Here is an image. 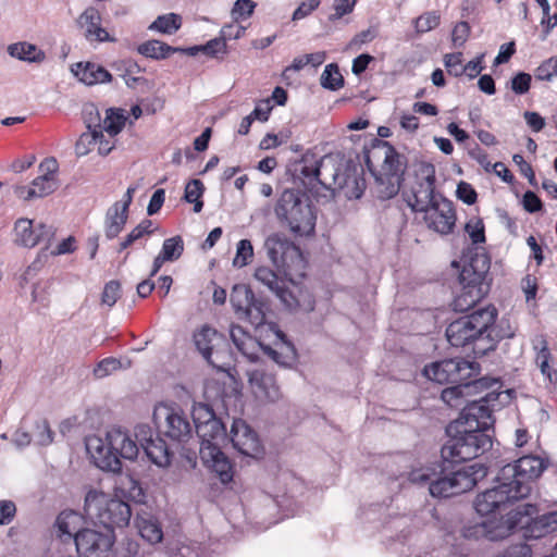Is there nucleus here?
<instances>
[{"label": "nucleus", "instance_id": "obj_31", "mask_svg": "<svg viewBox=\"0 0 557 557\" xmlns=\"http://www.w3.org/2000/svg\"><path fill=\"white\" fill-rule=\"evenodd\" d=\"M32 185V187H17L16 194L20 197L29 200L36 197L41 198L48 196L52 194L57 188L54 177H49V174H42L38 176L33 181Z\"/></svg>", "mask_w": 557, "mask_h": 557}, {"label": "nucleus", "instance_id": "obj_41", "mask_svg": "<svg viewBox=\"0 0 557 557\" xmlns=\"http://www.w3.org/2000/svg\"><path fill=\"white\" fill-rule=\"evenodd\" d=\"M126 116L124 110L110 108L107 110V115L103 120L102 131L107 132L111 137L117 135L124 127Z\"/></svg>", "mask_w": 557, "mask_h": 557}, {"label": "nucleus", "instance_id": "obj_16", "mask_svg": "<svg viewBox=\"0 0 557 557\" xmlns=\"http://www.w3.org/2000/svg\"><path fill=\"white\" fill-rule=\"evenodd\" d=\"M194 343L197 350L211 367L221 372L228 371L231 363L224 361V358L227 356V351L224 348H220V346H227L222 334L216 330L205 325L194 334Z\"/></svg>", "mask_w": 557, "mask_h": 557}, {"label": "nucleus", "instance_id": "obj_35", "mask_svg": "<svg viewBox=\"0 0 557 557\" xmlns=\"http://www.w3.org/2000/svg\"><path fill=\"white\" fill-rule=\"evenodd\" d=\"M136 525L140 536L150 544L160 543L163 539V531L160 522L152 515L138 516Z\"/></svg>", "mask_w": 557, "mask_h": 557}, {"label": "nucleus", "instance_id": "obj_48", "mask_svg": "<svg viewBox=\"0 0 557 557\" xmlns=\"http://www.w3.org/2000/svg\"><path fill=\"white\" fill-rule=\"evenodd\" d=\"M465 232L469 235L473 245L484 244L485 226L481 219L470 220L465 225Z\"/></svg>", "mask_w": 557, "mask_h": 557}, {"label": "nucleus", "instance_id": "obj_56", "mask_svg": "<svg viewBox=\"0 0 557 557\" xmlns=\"http://www.w3.org/2000/svg\"><path fill=\"white\" fill-rule=\"evenodd\" d=\"M456 196L459 200L468 206H472L476 202L478 194L471 184L461 181L457 185Z\"/></svg>", "mask_w": 557, "mask_h": 557}, {"label": "nucleus", "instance_id": "obj_64", "mask_svg": "<svg viewBox=\"0 0 557 557\" xmlns=\"http://www.w3.org/2000/svg\"><path fill=\"white\" fill-rule=\"evenodd\" d=\"M512 161L515 162V164L517 166H519V170H520V173L528 178L529 183L532 185V186H535L536 185V180H535V174H534V171L531 166V164H529L522 154L520 153H515L512 156Z\"/></svg>", "mask_w": 557, "mask_h": 557}, {"label": "nucleus", "instance_id": "obj_7", "mask_svg": "<svg viewBox=\"0 0 557 557\" xmlns=\"http://www.w3.org/2000/svg\"><path fill=\"white\" fill-rule=\"evenodd\" d=\"M447 441L441 449L445 462L457 465L475 459L493 447L494 433L453 421L446 426Z\"/></svg>", "mask_w": 557, "mask_h": 557}, {"label": "nucleus", "instance_id": "obj_11", "mask_svg": "<svg viewBox=\"0 0 557 557\" xmlns=\"http://www.w3.org/2000/svg\"><path fill=\"white\" fill-rule=\"evenodd\" d=\"M480 364L476 361L463 358H450L425 366L423 374L430 381L438 384H465L472 382L480 373Z\"/></svg>", "mask_w": 557, "mask_h": 557}, {"label": "nucleus", "instance_id": "obj_9", "mask_svg": "<svg viewBox=\"0 0 557 557\" xmlns=\"http://www.w3.org/2000/svg\"><path fill=\"white\" fill-rule=\"evenodd\" d=\"M491 260L487 253L476 252L459 273L460 293L453 301L455 311L465 312L483 299L491 289Z\"/></svg>", "mask_w": 557, "mask_h": 557}, {"label": "nucleus", "instance_id": "obj_3", "mask_svg": "<svg viewBox=\"0 0 557 557\" xmlns=\"http://www.w3.org/2000/svg\"><path fill=\"white\" fill-rule=\"evenodd\" d=\"M497 309L488 305L449 323L446 337L451 346H471L475 357L494 350L499 341L513 337V331L496 325Z\"/></svg>", "mask_w": 557, "mask_h": 557}, {"label": "nucleus", "instance_id": "obj_39", "mask_svg": "<svg viewBox=\"0 0 557 557\" xmlns=\"http://www.w3.org/2000/svg\"><path fill=\"white\" fill-rule=\"evenodd\" d=\"M203 193L205 185L200 180L193 178L186 184L183 199L194 205L195 213H199L203 208V201L201 200Z\"/></svg>", "mask_w": 557, "mask_h": 557}, {"label": "nucleus", "instance_id": "obj_54", "mask_svg": "<svg viewBox=\"0 0 557 557\" xmlns=\"http://www.w3.org/2000/svg\"><path fill=\"white\" fill-rule=\"evenodd\" d=\"M256 3L252 0H236L232 9V16L237 22L252 15Z\"/></svg>", "mask_w": 557, "mask_h": 557}, {"label": "nucleus", "instance_id": "obj_45", "mask_svg": "<svg viewBox=\"0 0 557 557\" xmlns=\"http://www.w3.org/2000/svg\"><path fill=\"white\" fill-rule=\"evenodd\" d=\"M253 257V247L249 239H240L237 243L236 255L233 259V265L235 268L246 267Z\"/></svg>", "mask_w": 557, "mask_h": 557}, {"label": "nucleus", "instance_id": "obj_50", "mask_svg": "<svg viewBox=\"0 0 557 557\" xmlns=\"http://www.w3.org/2000/svg\"><path fill=\"white\" fill-rule=\"evenodd\" d=\"M441 16L435 11L426 12L414 20V28L418 33H426L440 24Z\"/></svg>", "mask_w": 557, "mask_h": 557}, {"label": "nucleus", "instance_id": "obj_46", "mask_svg": "<svg viewBox=\"0 0 557 557\" xmlns=\"http://www.w3.org/2000/svg\"><path fill=\"white\" fill-rule=\"evenodd\" d=\"M531 83V74L520 71L516 73L509 82H507L506 86L507 88H510L513 94L522 96L529 92Z\"/></svg>", "mask_w": 557, "mask_h": 557}, {"label": "nucleus", "instance_id": "obj_32", "mask_svg": "<svg viewBox=\"0 0 557 557\" xmlns=\"http://www.w3.org/2000/svg\"><path fill=\"white\" fill-rule=\"evenodd\" d=\"M7 51L10 57L28 63H41L46 59L42 50L27 41L11 44L8 46Z\"/></svg>", "mask_w": 557, "mask_h": 557}, {"label": "nucleus", "instance_id": "obj_13", "mask_svg": "<svg viewBox=\"0 0 557 557\" xmlns=\"http://www.w3.org/2000/svg\"><path fill=\"white\" fill-rule=\"evenodd\" d=\"M329 169L325 174L320 176L318 183L325 189H348L346 196L348 198L359 199L364 189V180L357 173L356 165L349 162L337 164L332 159H325Z\"/></svg>", "mask_w": 557, "mask_h": 557}, {"label": "nucleus", "instance_id": "obj_33", "mask_svg": "<svg viewBox=\"0 0 557 557\" xmlns=\"http://www.w3.org/2000/svg\"><path fill=\"white\" fill-rule=\"evenodd\" d=\"M81 516L73 511H62L55 520V527L58 529L59 536L62 541L66 542L73 540L75 542L76 534L84 529H79Z\"/></svg>", "mask_w": 557, "mask_h": 557}, {"label": "nucleus", "instance_id": "obj_20", "mask_svg": "<svg viewBox=\"0 0 557 557\" xmlns=\"http://www.w3.org/2000/svg\"><path fill=\"white\" fill-rule=\"evenodd\" d=\"M424 221L429 228L447 235L453 232L456 224V211L453 201L440 195V200L424 208Z\"/></svg>", "mask_w": 557, "mask_h": 557}, {"label": "nucleus", "instance_id": "obj_1", "mask_svg": "<svg viewBox=\"0 0 557 557\" xmlns=\"http://www.w3.org/2000/svg\"><path fill=\"white\" fill-rule=\"evenodd\" d=\"M85 517L95 529L84 528L75 537L79 552L110 553L115 542V528L127 527L132 518L131 505L103 492L89 491L85 496Z\"/></svg>", "mask_w": 557, "mask_h": 557}, {"label": "nucleus", "instance_id": "obj_34", "mask_svg": "<svg viewBox=\"0 0 557 557\" xmlns=\"http://www.w3.org/2000/svg\"><path fill=\"white\" fill-rule=\"evenodd\" d=\"M143 450L148 460L160 468L168 467L171 463L173 454L160 436L144 446Z\"/></svg>", "mask_w": 557, "mask_h": 557}, {"label": "nucleus", "instance_id": "obj_21", "mask_svg": "<svg viewBox=\"0 0 557 557\" xmlns=\"http://www.w3.org/2000/svg\"><path fill=\"white\" fill-rule=\"evenodd\" d=\"M227 437L233 447L244 456L255 458L263 451L258 434L243 419L233 420Z\"/></svg>", "mask_w": 557, "mask_h": 557}, {"label": "nucleus", "instance_id": "obj_14", "mask_svg": "<svg viewBox=\"0 0 557 557\" xmlns=\"http://www.w3.org/2000/svg\"><path fill=\"white\" fill-rule=\"evenodd\" d=\"M159 432L173 442L186 443L193 436L187 414L178 406H160L153 412Z\"/></svg>", "mask_w": 557, "mask_h": 557}, {"label": "nucleus", "instance_id": "obj_61", "mask_svg": "<svg viewBox=\"0 0 557 557\" xmlns=\"http://www.w3.org/2000/svg\"><path fill=\"white\" fill-rule=\"evenodd\" d=\"M245 30L246 28L244 26L236 23H232L224 25L221 28L219 36L227 45L228 40H236L240 38L244 35Z\"/></svg>", "mask_w": 557, "mask_h": 557}, {"label": "nucleus", "instance_id": "obj_2", "mask_svg": "<svg viewBox=\"0 0 557 557\" xmlns=\"http://www.w3.org/2000/svg\"><path fill=\"white\" fill-rule=\"evenodd\" d=\"M545 469V460L534 455H527L513 463H507L497 475L495 485L476 496V512L487 516L528 497L532 490L530 482L537 479Z\"/></svg>", "mask_w": 557, "mask_h": 557}, {"label": "nucleus", "instance_id": "obj_49", "mask_svg": "<svg viewBox=\"0 0 557 557\" xmlns=\"http://www.w3.org/2000/svg\"><path fill=\"white\" fill-rule=\"evenodd\" d=\"M121 297V283L117 280H111L104 284L101 294V304L108 307H112L116 304Z\"/></svg>", "mask_w": 557, "mask_h": 557}, {"label": "nucleus", "instance_id": "obj_57", "mask_svg": "<svg viewBox=\"0 0 557 557\" xmlns=\"http://www.w3.org/2000/svg\"><path fill=\"white\" fill-rule=\"evenodd\" d=\"M444 64L449 75L459 77L462 75V53H448L444 57Z\"/></svg>", "mask_w": 557, "mask_h": 557}, {"label": "nucleus", "instance_id": "obj_51", "mask_svg": "<svg viewBox=\"0 0 557 557\" xmlns=\"http://www.w3.org/2000/svg\"><path fill=\"white\" fill-rule=\"evenodd\" d=\"M202 53L210 58L223 59L227 53V45L218 36L202 45Z\"/></svg>", "mask_w": 557, "mask_h": 557}, {"label": "nucleus", "instance_id": "obj_6", "mask_svg": "<svg viewBox=\"0 0 557 557\" xmlns=\"http://www.w3.org/2000/svg\"><path fill=\"white\" fill-rule=\"evenodd\" d=\"M364 164L374 178L377 197H395L405 181L408 159L383 139L373 138L371 149H364Z\"/></svg>", "mask_w": 557, "mask_h": 557}, {"label": "nucleus", "instance_id": "obj_42", "mask_svg": "<svg viewBox=\"0 0 557 557\" xmlns=\"http://www.w3.org/2000/svg\"><path fill=\"white\" fill-rule=\"evenodd\" d=\"M286 352H280L276 349L264 346V354L270 357L273 361L282 367H290L296 360V349L294 345L287 341H284Z\"/></svg>", "mask_w": 557, "mask_h": 557}, {"label": "nucleus", "instance_id": "obj_27", "mask_svg": "<svg viewBox=\"0 0 557 557\" xmlns=\"http://www.w3.org/2000/svg\"><path fill=\"white\" fill-rule=\"evenodd\" d=\"M517 515L516 508H513L499 520H484L485 539L495 542L518 532Z\"/></svg>", "mask_w": 557, "mask_h": 557}, {"label": "nucleus", "instance_id": "obj_40", "mask_svg": "<svg viewBox=\"0 0 557 557\" xmlns=\"http://www.w3.org/2000/svg\"><path fill=\"white\" fill-rule=\"evenodd\" d=\"M320 83L324 89L331 91H336L344 86L345 81L336 63H330L324 67Z\"/></svg>", "mask_w": 557, "mask_h": 557}, {"label": "nucleus", "instance_id": "obj_30", "mask_svg": "<svg viewBox=\"0 0 557 557\" xmlns=\"http://www.w3.org/2000/svg\"><path fill=\"white\" fill-rule=\"evenodd\" d=\"M128 219V212L123 211L120 202H114L108 208L104 218V235L111 240L119 236L123 231Z\"/></svg>", "mask_w": 557, "mask_h": 557}, {"label": "nucleus", "instance_id": "obj_44", "mask_svg": "<svg viewBox=\"0 0 557 557\" xmlns=\"http://www.w3.org/2000/svg\"><path fill=\"white\" fill-rule=\"evenodd\" d=\"M191 417L195 425V432H198V426L208 424L216 414L211 406L205 403H195L191 410Z\"/></svg>", "mask_w": 557, "mask_h": 557}, {"label": "nucleus", "instance_id": "obj_55", "mask_svg": "<svg viewBox=\"0 0 557 557\" xmlns=\"http://www.w3.org/2000/svg\"><path fill=\"white\" fill-rule=\"evenodd\" d=\"M557 76V60L555 58H550L544 61L537 69L535 70V78L539 81H552L553 77Z\"/></svg>", "mask_w": 557, "mask_h": 557}, {"label": "nucleus", "instance_id": "obj_62", "mask_svg": "<svg viewBox=\"0 0 557 557\" xmlns=\"http://www.w3.org/2000/svg\"><path fill=\"white\" fill-rule=\"evenodd\" d=\"M16 515V505L9 499L0 500V525L10 524Z\"/></svg>", "mask_w": 557, "mask_h": 557}, {"label": "nucleus", "instance_id": "obj_29", "mask_svg": "<svg viewBox=\"0 0 557 557\" xmlns=\"http://www.w3.org/2000/svg\"><path fill=\"white\" fill-rule=\"evenodd\" d=\"M85 113L90 115V117L86 121L87 128L90 132V141L99 145L98 151L101 156L109 154L114 145L103 135L100 115L97 108L91 104L85 109Z\"/></svg>", "mask_w": 557, "mask_h": 557}, {"label": "nucleus", "instance_id": "obj_38", "mask_svg": "<svg viewBox=\"0 0 557 557\" xmlns=\"http://www.w3.org/2000/svg\"><path fill=\"white\" fill-rule=\"evenodd\" d=\"M256 381L259 389L269 401H275L280 398V387L273 374L265 372H256L251 379Z\"/></svg>", "mask_w": 557, "mask_h": 557}, {"label": "nucleus", "instance_id": "obj_17", "mask_svg": "<svg viewBox=\"0 0 557 557\" xmlns=\"http://www.w3.org/2000/svg\"><path fill=\"white\" fill-rule=\"evenodd\" d=\"M499 396L500 393L491 391L479 399L469 401L462 408L456 421L494 433L495 419L493 418V407Z\"/></svg>", "mask_w": 557, "mask_h": 557}, {"label": "nucleus", "instance_id": "obj_47", "mask_svg": "<svg viewBox=\"0 0 557 557\" xmlns=\"http://www.w3.org/2000/svg\"><path fill=\"white\" fill-rule=\"evenodd\" d=\"M33 440L39 446H48L53 442V432L46 419L35 422Z\"/></svg>", "mask_w": 557, "mask_h": 557}, {"label": "nucleus", "instance_id": "obj_15", "mask_svg": "<svg viewBox=\"0 0 557 557\" xmlns=\"http://www.w3.org/2000/svg\"><path fill=\"white\" fill-rule=\"evenodd\" d=\"M230 301L240 319L248 320L256 327L264 324L268 304L257 298L248 285L235 284Z\"/></svg>", "mask_w": 557, "mask_h": 557}, {"label": "nucleus", "instance_id": "obj_8", "mask_svg": "<svg viewBox=\"0 0 557 557\" xmlns=\"http://www.w3.org/2000/svg\"><path fill=\"white\" fill-rule=\"evenodd\" d=\"M278 222L297 236L314 234L317 214L311 198L298 188H285L274 206Z\"/></svg>", "mask_w": 557, "mask_h": 557}, {"label": "nucleus", "instance_id": "obj_24", "mask_svg": "<svg viewBox=\"0 0 557 557\" xmlns=\"http://www.w3.org/2000/svg\"><path fill=\"white\" fill-rule=\"evenodd\" d=\"M499 384V381L494 377H473L472 382H468L465 384H458L455 386H449L442 392V399L448 405L453 406V401L462 398L466 395H470L472 391L474 392H483L487 391Z\"/></svg>", "mask_w": 557, "mask_h": 557}, {"label": "nucleus", "instance_id": "obj_18", "mask_svg": "<svg viewBox=\"0 0 557 557\" xmlns=\"http://www.w3.org/2000/svg\"><path fill=\"white\" fill-rule=\"evenodd\" d=\"M418 182L412 188V197L407 200V206L413 212L422 211L440 200V195L435 193V166L432 163H421L419 168Z\"/></svg>", "mask_w": 557, "mask_h": 557}, {"label": "nucleus", "instance_id": "obj_63", "mask_svg": "<svg viewBox=\"0 0 557 557\" xmlns=\"http://www.w3.org/2000/svg\"><path fill=\"white\" fill-rule=\"evenodd\" d=\"M523 209L529 213H536L542 210L543 202L532 190H527L522 197Z\"/></svg>", "mask_w": 557, "mask_h": 557}, {"label": "nucleus", "instance_id": "obj_60", "mask_svg": "<svg viewBox=\"0 0 557 557\" xmlns=\"http://www.w3.org/2000/svg\"><path fill=\"white\" fill-rule=\"evenodd\" d=\"M230 336L236 348L246 354V342L250 339L248 333L239 325H232Z\"/></svg>", "mask_w": 557, "mask_h": 557}, {"label": "nucleus", "instance_id": "obj_10", "mask_svg": "<svg viewBox=\"0 0 557 557\" xmlns=\"http://www.w3.org/2000/svg\"><path fill=\"white\" fill-rule=\"evenodd\" d=\"M264 249L273 265L285 276H305L306 260L302 251L285 235L274 233L268 236Z\"/></svg>", "mask_w": 557, "mask_h": 557}, {"label": "nucleus", "instance_id": "obj_4", "mask_svg": "<svg viewBox=\"0 0 557 557\" xmlns=\"http://www.w3.org/2000/svg\"><path fill=\"white\" fill-rule=\"evenodd\" d=\"M136 441L120 430L112 429L107 432L106 437L97 435L86 438V449L94 463L101 470L117 473L122 470V460H135L139 453L150 442L154 441L153 431L148 424H138L135 428Z\"/></svg>", "mask_w": 557, "mask_h": 557}, {"label": "nucleus", "instance_id": "obj_36", "mask_svg": "<svg viewBox=\"0 0 557 557\" xmlns=\"http://www.w3.org/2000/svg\"><path fill=\"white\" fill-rule=\"evenodd\" d=\"M177 48L161 40L150 39L137 46L136 51L145 58L152 60H165L176 53Z\"/></svg>", "mask_w": 557, "mask_h": 557}, {"label": "nucleus", "instance_id": "obj_26", "mask_svg": "<svg viewBox=\"0 0 557 557\" xmlns=\"http://www.w3.org/2000/svg\"><path fill=\"white\" fill-rule=\"evenodd\" d=\"M101 15L99 11L94 8H87L79 16L78 24L85 28V37L87 40H96L99 42L111 41L109 33L101 27Z\"/></svg>", "mask_w": 557, "mask_h": 557}, {"label": "nucleus", "instance_id": "obj_43", "mask_svg": "<svg viewBox=\"0 0 557 557\" xmlns=\"http://www.w3.org/2000/svg\"><path fill=\"white\" fill-rule=\"evenodd\" d=\"M184 252V240L180 235L166 238L160 250V255L162 259H165L168 262L175 261L181 258Z\"/></svg>", "mask_w": 557, "mask_h": 557}, {"label": "nucleus", "instance_id": "obj_59", "mask_svg": "<svg viewBox=\"0 0 557 557\" xmlns=\"http://www.w3.org/2000/svg\"><path fill=\"white\" fill-rule=\"evenodd\" d=\"M550 351L547 347L546 342H543L542 348L536 354V364L543 375L552 380V368L549 367Z\"/></svg>", "mask_w": 557, "mask_h": 557}, {"label": "nucleus", "instance_id": "obj_5", "mask_svg": "<svg viewBox=\"0 0 557 557\" xmlns=\"http://www.w3.org/2000/svg\"><path fill=\"white\" fill-rule=\"evenodd\" d=\"M487 472L488 468L482 462L455 468L443 460L438 472L431 468L416 469L409 473V481L419 485L428 484L434 498H449L471 491Z\"/></svg>", "mask_w": 557, "mask_h": 557}, {"label": "nucleus", "instance_id": "obj_25", "mask_svg": "<svg viewBox=\"0 0 557 557\" xmlns=\"http://www.w3.org/2000/svg\"><path fill=\"white\" fill-rule=\"evenodd\" d=\"M71 72L88 86L110 83L113 78L107 69L94 62H77L71 66Z\"/></svg>", "mask_w": 557, "mask_h": 557}, {"label": "nucleus", "instance_id": "obj_52", "mask_svg": "<svg viewBox=\"0 0 557 557\" xmlns=\"http://www.w3.org/2000/svg\"><path fill=\"white\" fill-rule=\"evenodd\" d=\"M329 169V164L325 162V158L320 161H315L313 165L304 164L300 169V174L310 180V183L320 181V176L325 174Z\"/></svg>", "mask_w": 557, "mask_h": 557}, {"label": "nucleus", "instance_id": "obj_22", "mask_svg": "<svg viewBox=\"0 0 557 557\" xmlns=\"http://www.w3.org/2000/svg\"><path fill=\"white\" fill-rule=\"evenodd\" d=\"M14 231L16 234L15 242L28 248L41 243L48 246L55 235V230L52 225L39 223L34 226L33 221L28 219H18L15 222Z\"/></svg>", "mask_w": 557, "mask_h": 557}, {"label": "nucleus", "instance_id": "obj_28", "mask_svg": "<svg viewBox=\"0 0 557 557\" xmlns=\"http://www.w3.org/2000/svg\"><path fill=\"white\" fill-rule=\"evenodd\" d=\"M196 434L200 441V446L222 447L223 444L228 442L226 425L218 417L208 424L198 426Z\"/></svg>", "mask_w": 557, "mask_h": 557}, {"label": "nucleus", "instance_id": "obj_37", "mask_svg": "<svg viewBox=\"0 0 557 557\" xmlns=\"http://www.w3.org/2000/svg\"><path fill=\"white\" fill-rule=\"evenodd\" d=\"M182 26V17L176 13L159 15L148 27L149 30L165 35L175 34Z\"/></svg>", "mask_w": 557, "mask_h": 557}, {"label": "nucleus", "instance_id": "obj_12", "mask_svg": "<svg viewBox=\"0 0 557 557\" xmlns=\"http://www.w3.org/2000/svg\"><path fill=\"white\" fill-rule=\"evenodd\" d=\"M518 532L524 540H537L557 531V509L539 516L536 505L524 503L516 507Z\"/></svg>", "mask_w": 557, "mask_h": 557}, {"label": "nucleus", "instance_id": "obj_53", "mask_svg": "<svg viewBox=\"0 0 557 557\" xmlns=\"http://www.w3.org/2000/svg\"><path fill=\"white\" fill-rule=\"evenodd\" d=\"M121 367L122 363L119 359L108 357L97 363L94 369V375L98 379H102L111 374L113 371L121 369Z\"/></svg>", "mask_w": 557, "mask_h": 557}, {"label": "nucleus", "instance_id": "obj_58", "mask_svg": "<svg viewBox=\"0 0 557 557\" xmlns=\"http://www.w3.org/2000/svg\"><path fill=\"white\" fill-rule=\"evenodd\" d=\"M470 35V25L466 21L457 23L451 33V40L455 47H462Z\"/></svg>", "mask_w": 557, "mask_h": 557}, {"label": "nucleus", "instance_id": "obj_23", "mask_svg": "<svg viewBox=\"0 0 557 557\" xmlns=\"http://www.w3.org/2000/svg\"><path fill=\"white\" fill-rule=\"evenodd\" d=\"M200 458L203 463L216 473L221 483L233 481V465L220 446H200Z\"/></svg>", "mask_w": 557, "mask_h": 557}, {"label": "nucleus", "instance_id": "obj_19", "mask_svg": "<svg viewBox=\"0 0 557 557\" xmlns=\"http://www.w3.org/2000/svg\"><path fill=\"white\" fill-rule=\"evenodd\" d=\"M253 277L267 287L287 310L293 311L301 307L299 299L287 288L285 280L269 267H258Z\"/></svg>", "mask_w": 557, "mask_h": 557}]
</instances>
